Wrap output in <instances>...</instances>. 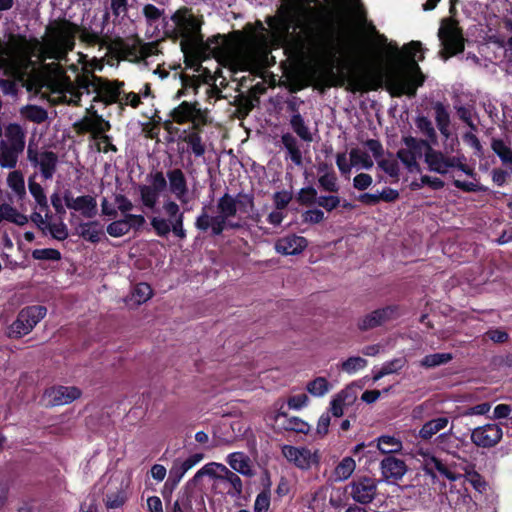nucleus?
<instances>
[{
  "mask_svg": "<svg viewBox=\"0 0 512 512\" xmlns=\"http://www.w3.org/2000/svg\"><path fill=\"white\" fill-rule=\"evenodd\" d=\"M266 22L269 29L259 22V30L247 25L231 32H379L360 0H338L332 6L319 0H282Z\"/></svg>",
  "mask_w": 512,
  "mask_h": 512,
  "instance_id": "1",
  "label": "nucleus"
},
{
  "mask_svg": "<svg viewBox=\"0 0 512 512\" xmlns=\"http://www.w3.org/2000/svg\"><path fill=\"white\" fill-rule=\"evenodd\" d=\"M290 53L301 59L313 62V74L333 73L339 56L346 43L342 34H276ZM354 43L356 59L372 72L382 73L399 58L396 45L388 43L384 34H361Z\"/></svg>",
  "mask_w": 512,
  "mask_h": 512,
  "instance_id": "2",
  "label": "nucleus"
},
{
  "mask_svg": "<svg viewBox=\"0 0 512 512\" xmlns=\"http://www.w3.org/2000/svg\"><path fill=\"white\" fill-rule=\"evenodd\" d=\"M71 34H44L42 40H27L22 34H5L0 41V69H16L25 66L33 56L40 61L66 60L74 47Z\"/></svg>",
  "mask_w": 512,
  "mask_h": 512,
  "instance_id": "3",
  "label": "nucleus"
},
{
  "mask_svg": "<svg viewBox=\"0 0 512 512\" xmlns=\"http://www.w3.org/2000/svg\"><path fill=\"white\" fill-rule=\"evenodd\" d=\"M123 85V82H111L93 74L82 76L77 84L63 73L57 74L50 81L52 93L58 94L62 102L74 105L79 104L84 93L94 94L93 102L99 101L105 104L118 102Z\"/></svg>",
  "mask_w": 512,
  "mask_h": 512,
  "instance_id": "4",
  "label": "nucleus"
},
{
  "mask_svg": "<svg viewBox=\"0 0 512 512\" xmlns=\"http://www.w3.org/2000/svg\"><path fill=\"white\" fill-rule=\"evenodd\" d=\"M193 39V54L199 59L204 60L209 56L234 54L239 46L244 43L240 38L243 34H213L206 41L203 34H190Z\"/></svg>",
  "mask_w": 512,
  "mask_h": 512,
  "instance_id": "5",
  "label": "nucleus"
},
{
  "mask_svg": "<svg viewBox=\"0 0 512 512\" xmlns=\"http://www.w3.org/2000/svg\"><path fill=\"white\" fill-rule=\"evenodd\" d=\"M26 129L19 123L4 125L0 136V167L15 169L26 146Z\"/></svg>",
  "mask_w": 512,
  "mask_h": 512,
  "instance_id": "6",
  "label": "nucleus"
},
{
  "mask_svg": "<svg viewBox=\"0 0 512 512\" xmlns=\"http://www.w3.org/2000/svg\"><path fill=\"white\" fill-rule=\"evenodd\" d=\"M217 212L215 216H211L208 213L206 207H202L200 213L195 219V228L201 232H207L210 230L212 236H219L224 231V224L226 220L236 216L237 207L234 201V196L225 193L217 201Z\"/></svg>",
  "mask_w": 512,
  "mask_h": 512,
  "instance_id": "7",
  "label": "nucleus"
},
{
  "mask_svg": "<svg viewBox=\"0 0 512 512\" xmlns=\"http://www.w3.org/2000/svg\"><path fill=\"white\" fill-rule=\"evenodd\" d=\"M163 215L153 216L150 219V224L159 237L166 238L172 233L178 239H185L187 237L186 229L184 228V211L181 210L180 205L168 199L162 205Z\"/></svg>",
  "mask_w": 512,
  "mask_h": 512,
  "instance_id": "8",
  "label": "nucleus"
},
{
  "mask_svg": "<svg viewBox=\"0 0 512 512\" xmlns=\"http://www.w3.org/2000/svg\"><path fill=\"white\" fill-rule=\"evenodd\" d=\"M449 147L446 145L444 151L429 147L425 153L424 162L430 172L440 175H447L456 170V166L461 163V152L455 150L454 146H458V139L449 140Z\"/></svg>",
  "mask_w": 512,
  "mask_h": 512,
  "instance_id": "9",
  "label": "nucleus"
},
{
  "mask_svg": "<svg viewBox=\"0 0 512 512\" xmlns=\"http://www.w3.org/2000/svg\"><path fill=\"white\" fill-rule=\"evenodd\" d=\"M106 38L110 40L109 50L115 54L116 57L137 62L143 60L155 52V45L153 43H144L137 36L138 34H133L131 37L127 39H122L120 37H115L114 39H110L108 34H105Z\"/></svg>",
  "mask_w": 512,
  "mask_h": 512,
  "instance_id": "10",
  "label": "nucleus"
},
{
  "mask_svg": "<svg viewBox=\"0 0 512 512\" xmlns=\"http://www.w3.org/2000/svg\"><path fill=\"white\" fill-rule=\"evenodd\" d=\"M407 54L411 58L410 66L412 75H402L395 80L394 87L397 95H407L414 97L416 90L424 82V75L420 72V68L415 60L417 53L421 51L420 42L412 41L407 47Z\"/></svg>",
  "mask_w": 512,
  "mask_h": 512,
  "instance_id": "11",
  "label": "nucleus"
},
{
  "mask_svg": "<svg viewBox=\"0 0 512 512\" xmlns=\"http://www.w3.org/2000/svg\"><path fill=\"white\" fill-rule=\"evenodd\" d=\"M379 482L380 480L371 476H356L347 484L345 492L355 503L368 505L377 496Z\"/></svg>",
  "mask_w": 512,
  "mask_h": 512,
  "instance_id": "12",
  "label": "nucleus"
},
{
  "mask_svg": "<svg viewBox=\"0 0 512 512\" xmlns=\"http://www.w3.org/2000/svg\"><path fill=\"white\" fill-rule=\"evenodd\" d=\"M47 313L44 306H28L17 315L16 320L9 327V336L20 338L29 334Z\"/></svg>",
  "mask_w": 512,
  "mask_h": 512,
  "instance_id": "13",
  "label": "nucleus"
},
{
  "mask_svg": "<svg viewBox=\"0 0 512 512\" xmlns=\"http://www.w3.org/2000/svg\"><path fill=\"white\" fill-rule=\"evenodd\" d=\"M27 159L34 168H37L45 180H51L57 171L58 155L49 150L38 151L31 146L27 149Z\"/></svg>",
  "mask_w": 512,
  "mask_h": 512,
  "instance_id": "14",
  "label": "nucleus"
},
{
  "mask_svg": "<svg viewBox=\"0 0 512 512\" xmlns=\"http://www.w3.org/2000/svg\"><path fill=\"white\" fill-rule=\"evenodd\" d=\"M400 316L399 306L389 305L382 308L373 310L364 316L360 317L357 321V328L360 331H369L380 327L390 321L397 319Z\"/></svg>",
  "mask_w": 512,
  "mask_h": 512,
  "instance_id": "15",
  "label": "nucleus"
},
{
  "mask_svg": "<svg viewBox=\"0 0 512 512\" xmlns=\"http://www.w3.org/2000/svg\"><path fill=\"white\" fill-rule=\"evenodd\" d=\"M491 8L486 16V26L488 32H512V3L507 0H501Z\"/></svg>",
  "mask_w": 512,
  "mask_h": 512,
  "instance_id": "16",
  "label": "nucleus"
},
{
  "mask_svg": "<svg viewBox=\"0 0 512 512\" xmlns=\"http://www.w3.org/2000/svg\"><path fill=\"white\" fill-rule=\"evenodd\" d=\"M503 437V429L499 424L487 423L471 431V442L480 448L495 447Z\"/></svg>",
  "mask_w": 512,
  "mask_h": 512,
  "instance_id": "17",
  "label": "nucleus"
},
{
  "mask_svg": "<svg viewBox=\"0 0 512 512\" xmlns=\"http://www.w3.org/2000/svg\"><path fill=\"white\" fill-rule=\"evenodd\" d=\"M281 451L288 462L302 470H308L313 464L318 462L316 453H312L311 450L306 447L283 445Z\"/></svg>",
  "mask_w": 512,
  "mask_h": 512,
  "instance_id": "18",
  "label": "nucleus"
},
{
  "mask_svg": "<svg viewBox=\"0 0 512 512\" xmlns=\"http://www.w3.org/2000/svg\"><path fill=\"white\" fill-rule=\"evenodd\" d=\"M172 119L178 123H193V129H198L200 125L205 124L206 117L197 107V103L183 101L180 105L171 111Z\"/></svg>",
  "mask_w": 512,
  "mask_h": 512,
  "instance_id": "19",
  "label": "nucleus"
},
{
  "mask_svg": "<svg viewBox=\"0 0 512 512\" xmlns=\"http://www.w3.org/2000/svg\"><path fill=\"white\" fill-rule=\"evenodd\" d=\"M171 20L176 28L163 30V32H201L202 22L193 14L190 8H180L171 16Z\"/></svg>",
  "mask_w": 512,
  "mask_h": 512,
  "instance_id": "20",
  "label": "nucleus"
},
{
  "mask_svg": "<svg viewBox=\"0 0 512 512\" xmlns=\"http://www.w3.org/2000/svg\"><path fill=\"white\" fill-rule=\"evenodd\" d=\"M168 179L169 191L181 204H187L190 201L187 179L183 171L179 168L168 170L166 173Z\"/></svg>",
  "mask_w": 512,
  "mask_h": 512,
  "instance_id": "21",
  "label": "nucleus"
},
{
  "mask_svg": "<svg viewBox=\"0 0 512 512\" xmlns=\"http://www.w3.org/2000/svg\"><path fill=\"white\" fill-rule=\"evenodd\" d=\"M379 468L382 477L387 482L401 480L408 470L404 460L392 455L386 456L382 459Z\"/></svg>",
  "mask_w": 512,
  "mask_h": 512,
  "instance_id": "22",
  "label": "nucleus"
},
{
  "mask_svg": "<svg viewBox=\"0 0 512 512\" xmlns=\"http://www.w3.org/2000/svg\"><path fill=\"white\" fill-rule=\"evenodd\" d=\"M45 396L49 405L61 406L78 399L81 396V391L74 386H58L47 390Z\"/></svg>",
  "mask_w": 512,
  "mask_h": 512,
  "instance_id": "23",
  "label": "nucleus"
},
{
  "mask_svg": "<svg viewBox=\"0 0 512 512\" xmlns=\"http://www.w3.org/2000/svg\"><path fill=\"white\" fill-rule=\"evenodd\" d=\"M65 204L69 209L81 212L85 217L91 218L96 214V200L89 195L72 197L69 192L64 195Z\"/></svg>",
  "mask_w": 512,
  "mask_h": 512,
  "instance_id": "24",
  "label": "nucleus"
},
{
  "mask_svg": "<svg viewBox=\"0 0 512 512\" xmlns=\"http://www.w3.org/2000/svg\"><path fill=\"white\" fill-rule=\"evenodd\" d=\"M308 245L306 238L297 235H288L278 239L275 243V250L282 255H297Z\"/></svg>",
  "mask_w": 512,
  "mask_h": 512,
  "instance_id": "25",
  "label": "nucleus"
},
{
  "mask_svg": "<svg viewBox=\"0 0 512 512\" xmlns=\"http://www.w3.org/2000/svg\"><path fill=\"white\" fill-rule=\"evenodd\" d=\"M442 49L440 50L441 57L446 60L449 57L460 53L464 49L463 34H437Z\"/></svg>",
  "mask_w": 512,
  "mask_h": 512,
  "instance_id": "26",
  "label": "nucleus"
},
{
  "mask_svg": "<svg viewBox=\"0 0 512 512\" xmlns=\"http://www.w3.org/2000/svg\"><path fill=\"white\" fill-rule=\"evenodd\" d=\"M275 421L285 431L307 434L310 430V425L307 422L296 416H288L287 413L282 411L276 414Z\"/></svg>",
  "mask_w": 512,
  "mask_h": 512,
  "instance_id": "27",
  "label": "nucleus"
},
{
  "mask_svg": "<svg viewBox=\"0 0 512 512\" xmlns=\"http://www.w3.org/2000/svg\"><path fill=\"white\" fill-rule=\"evenodd\" d=\"M203 459V455L196 453L185 460H175L170 469V478L175 484L179 483L185 473Z\"/></svg>",
  "mask_w": 512,
  "mask_h": 512,
  "instance_id": "28",
  "label": "nucleus"
},
{
  "mask_svg": "<svg viewBox=\"0 0 512 512\" xmlns=\"http://www.w3.org/2000/svg\"><path fill=\"white\" fill-rule=\"evenodd\" d=\"M449 423V418L445 416L433 418L422 425L418 437L423 441H430L437 433L446 429Z\"/></svg>",
  "mask_w": 512,
  "mask_h": 512,
  "instance_id": "29",
  "label": "nucleus"
},
{
  "mask_svg": "<svg viewBox=\"0 0 512 512\" xmlns=\"http://www.w3.org/2000/svg\"><path fill=\"white\" fill-rule=\"evenodd\" d=\"M433 109L435 111V122L437 125L440 134L445 138L446 141L451 140V131H450V114L445 105L441 102H436L433 104Z\"/></svg>",
  "mask_w": 512,
  "mask_h": 512,
  "instance_id": "30",
  "label": "nucleus"
},
{
  "mask_svg": "<svg viewBox=\"0 0 512 512\" xmlns=\"http://www.w3.org/2000/svg\"><path fill=\"white\" fill-rule=\"evenodd\" d=\"M28 189L29 193L35 201V208H38L40 211L46 212V216H48V199L44 188L41 186L40 183L35 181V176H30L28 178Z\"/></svg>",
  "mask_w": 512,
  "mask_h": 512,
  "instance_id": "31",
  "label": "nucleus"
},
{
  "mask_svg": "<svg viewBox=\"0 0 512 512\" xmlns=\"http://www.w3.org/2000/svg\"><path fill=\"white\" fill-rule=\"evenodd\" d=\"M143 14L146 18L147 24L150 27H154L153 32H160V25L163 26L164 30H167V21L166 17L164 16V10L159 9L153 4H146L143 7Z\"/></svg>",
  "mask_w": 512,
  "mask_h": 512,
  "instance_id": "32",
  "label": "nucleus"
},
{
  "mask_svg": "<svg viewBox=\"0 0 512 512\" xmlns=\"http://www.w3.org/2000/svg\"><path fill=\"white\" fill-rule=\"evenodd\" d=\"M223 473V478L219 482L226 485L227 495L233 498H239L243 491L241 478L234 471L228 469L227 467Z\"/></svg>",
  "mask_w": 512,
  "mask_h": 512,
  "instance_id": "33",
  "label": "nucleus"
},
{
  "mask_svg": "<svg viewBox=\"0 0 512 512\" xmlns=\"http://www.w3.org/2000/svg\"><path fill=\"white\" fill-rule=\"evenodd\" d=\"M281 142L284 145L288 157L296 166H301L303 164L302 160V152L300 150V145L295 136L291 133H284L281 136Z\"/></svg>",
  "mask_w": 512,
  "mask_h": 512,
  "instance_id": "34",
  "label": "nucleus"
},
{
  "mask_svg": "<svg viewBox=\"0 0 512 512\" xmlns=\"http://www.w3.org/2000/svg\"><path fill=\"white\" fill-rule=\"evenodd\" d=\"M227 463L232 470L244 475L252 476L253 471L250 466L249 458L242 452H233L227 456Z\"/></svg>",
  "mask_w": 512,
  "mask_h": 512,
  "instance_id": "35",
  "label": "nucleus"
},
{
  "mask_svg": "<svg viewBox=\"0 0 512 512\" xmlns=\"http://www.w3.org/2000/svg\"><path fill=\"white\" fill-rule=\"evenodd\" d=\"M415 126L417 128V131L425 137L424 140H427L432 145H435L438 143V136L436 129L432 123V121L424 116L419 115L414 120Z\"/></svg>",
  "mask_w": 512,
  "mask_h": 512,
  "instance_id": "36",
  "label": "nucleus"
},
{
  "mask_svg": "<svg viewBox=\"0 0 512 512\" xmlns=\"http://www.w3.org/2000/svg\"><path fill=\"white\" fill-rule=\"evenodd\" d=\"M78 235L91 243H98L104 235L102 226L97 221L81 223L78 227Z\"/></svg>",
  "mask_w": 512,
  "mask_h": 512,
  "instance_id": "37",
  "label": "nucleus"
},
{
  "mask_svg": "<svg viewBox=\"0 0 512 512\" xmlns=\"http://www.w3.org/2000/svg\"><path fill=\"white\" fill-rule=\"evenodd\" d=\"M7 185L12 190L14 195L22 200L26 197V188L24 175L19 170L11 171L7 176Z\"/></svg>",
  "mask_w": 512,
  "mask_h": 512,
  "instance_id": "38",
  "label": "nucleus"
},
{
  "mask_svg": "<svg viewBox=\"0 0 512 512\" xmlns=\"http://www.w3.org/2000/svg\"><path fill=\"white\" fill-rule=\"evenodd\" d=\"M377 448L383 454L399 453L403 449L402 441L390 435H382L377 438Z\"/></svg>",
  "mask_w": 512,
  "mask_h": 512,
  "instance_id": "39",
  "label": "nucleus"
},
{
  "mask_svg": "<svg viewBox=\"0 0 512 512\" xmlns=\"http://www.w3.org/2000/svg\"><path fill=\"white\" fill-rule=\"evenodd\" d=\"M290 126L301 140L308 143L312 142V133L302 115H291Z\"/></svg>",
  "mask_w": 512,
  "mask_h": 512,
  "instance_id": "40",
  "label": "nucleus"
},
{
  "mask_svg": "<svg viewBox=\"0 0 512 512\" xmlns=\"http://www.w3.org/2000/svg\"><path fill=\"white\" fill-rule=\"evenodd\" d=\"M404 145L411 150L412 154L416 157H421L422 155L425 157V153L427 152L429 147H433L432 144L427 142L424 139H418L413 136H405L402 138Z\"/></svg>",
  "mask_w": 512,
  "mask_h": 512,
  "instance_id": "41",
  "label": "nucleus"
},
{
  "mask_svg": "<svg viewBox=\"0 0 512 512\" xmlns=\"http://www.w3.org/2000/svg\"><path fill=\"white\" fill-rule=\"evenodd\" d=\"M356 462L352 457H344L334 470L335 481L347 480L355 471Z\"/></svg>",
  "mask_w": 512,
  "mask_h": 512,
  "instance_id": "42",
  "label": "nucleus"
},
{
  "mask_svg": "<svg viewBox=\"0 0 512 512\" xmlns=\"http://www.w3.org/2000/svg\"><path fill=\"white\" fill-rule=\"evenodd\" d=\"M115 491H109L106 494L105 498V506L108 509H117L124 505L127 500L125 489L123 488V483H120V486H115Z\"/></svg>",
  "mask_w": 512,
  "mask_h": 512,
  "instance_id": "43",
  "label": "nucleus"
},
{
  "mask_svg": "<svg viewBox=\"0 0 512 512\" xmlns=\"http://www.w3.org/2000/svg\"><path fill=\"white\" fill-rule=\"evenodd\" d=\"M138 191L143 206L147 209L153 210L159 201L161 193H159L149 185H139Z\"/></svg>",
  "mask_w": 512,
  "mask_h": 512,
  "instance_id": "44",
  "label": "nucleus"
},
{
  "mask_svg": "<svg viewBox=\"0 0 512 512\" xmlns=\"http://www.w3.org/2000/svg\"><path fill=\"white\" fill-rule=\"evenodd\" d=\"M184 142L188 144L192 153L196 157H202L206 152L205 144L203 143L202 137L197 129H193V131L189 132L184 137Z\"/></svg>",
  "mask_w": 512,
  "mask_h": 512,
  "instance_id": "45",
  "label": "nucleus"
},
{
  "mask_svg": "<svg viewBox=\"0 0 512 512\" xmlns=\"http://www.w3.org/2000/svg\"><path fill=\"white\" fill-rule=\"evenodd\" d=\"M86 111L87 114L94 115L93 137L99 138L100 136L105 135L104 133L111 128L109 121L104 120L103 117L98 114L94 105H90Z\"/></svg>",
  "mask_w": 512,
  "mask_h": 512,
  "instance_id": "46",
  "label": "nucleus"
},
{
  "mask_svg": "<svg viewBox=\"0 0 512 512\" xmlns=\"http://www.w3.org/2000/svg\"><path fill=\"white\" fill-rule=\"evenodd\" d=\"M420 455H423L427 458L429 463L431 464L433 470L438 471L443 477L448 479L449 481H457L460 477V475H457L450 471L438 458L435 456L429 455L427 453H424L422 451L419 452Z\"/></svg>",
  "mask_w": 512,
  "mask_h": 512,
  "instance_id": "47",
  "label": "nucleus"
},
{
  "mask_svg": "<svg viewBox=\"0 0 512 512\" xmlns=\"http://www.w3.org/2000/svg\"><path fill=\"white\" fill-rule=\"evenodd\" d=\"M331 386L325 377H317L310 381L306 389L314 397H323L330 390Z\"/></svg>",
  "mask_w": 512,
  "mask_h": 512,
  "instance_id": "48",
  "label": "nucleus"
},
{
  "mask_svg": "<svg viewBox=\"0 0 512 512\" xmlns=\"http://www.w3.org/2000/svg\"><path fill=\"white\" fill-rule=\"evenodd\" d=\"M453 359L451 353H435L426 355L420 362L424 368H434L450 362Z\"/></svg>",
  "mask_w": 512,
  "mask_h": 512,
  "instance_id": "49",
  "label": "nucleus"
},
{
  "mask_svg": "<svg viewBox=\"0 0 512 512\" xmlns=\"http://www.w3.org/2000/svg\"><path fill=\"white\" fill-rule=\"evenodd\" d=\"M349 156L353 167H361L363 169H370L373 167V160L369 154L361 151L360 149H352Z\"/></svg>",
  "mask_w": 512,
  "mask_h": 512,
  "instance_id": "50",
  "label": "nucleus"
},
{
  "mask_svg": "<svg viewBox=\"0 0 512 512\" xmlns=\"http://www.w3.org/2000/svg\"><path fill=\"white\" fill-rule=\"evenodd\" d=\"M3 220L12 222L18 226H24L28 223V217L9 204H3Z\"/></svg>",
  "mask_w": 512,
  "mask_h": 512,
  "instance_id": "51",
  "label": "nucleus"
},
{
  "mask_svg": "<svg viewBox=\"0 0 512 512\" xmlns=\"http://www.w3.org/2000/svg\"><path fill=\"white\" fill-rule=\"evenodd\" d=\"M397 158L405 165L409 172H419L420 166L416 157L409 148H401L397 152Z\"/></svg>",
  "mask_w": 512,
  "mask_h": 512,
  "instance_id": "52",
  "label": "nucleus"
},
{
  "mask_svg": "<svg viewBox=\"0 0 512 512\" xmlns=\"http://www.w3.org/2000/svg\"><path fill=\"white\" fill-rule=\"evenodd\" d=\"M22 114L30 121L34 123H42L47 117V111L40 106L28 105L22 110Z\"/></svg>",
  "mask_w": 512,
  "mask_h": 512,
  "instance_id": "53",
  "label": "nucleus"
},
{
  "mask_svg": "<svg viewBox=\"0 0 512 512\" xmlns=\"http://www.w3.org/2000/svg\"><path fill=\"white\" fill-rule=\"evenodd\" d=\"M368 362L366 359L359 356H352L341 363V369L348 373L354 374L359 370L364 369Z\"/></svg>",
  "mask_w": 512,
  "mask_h": 512,
  "instance_id": "54",
  "label": "nucleus"
},
{
  "mask_svg": "<svg viewBox=\"0 0 512 512\" xmlns=\"http://www.w3.org/2000/svg\"><path fill=\"white\" fill-rule=\"evenodd\" d=\"M153 291L149 284L139 283L132 292V299L136 304H142L152 297Z\"/></svg>",
  "mask_w": 512,
  "mask_h": 512,
  "instance_id": "55",
  "label": "nucleus"
},
{
  "mask_svg": "<svg viewBox=\"0 0 512 512\" xmlns=\"http://www.w3.org/2000/svg\"><path fill=\"white\" fill-rule=\"evenodd\" d=\"M491 148L503 163L512 164V150L502 140L493 139Z\"/></svg>",
  "mask_w": 512,
  "mask_h": 512,
  "instance_id": "56",
  "label": "nucleus"
},
{
  "mask_svg": "<svg viewBox=\"0 0 512 512\" xmlns=\"http://www.w3.org/2000/svg\"><path fill=\"white\" fill-rule=\"evenodd\" d=\"M319 186L327 192L337 193L340 189L338 178L335 172L326 175H320L318 178Z\"/></svg>",
  "mask_w": 512,
  "mask_h": 512,
  "instance_id": "57",
  "label": "nucleus"
},
{
  "mask_svg": "<svg viewBox=\"0 0 512 512\" xmlns=\"http://www.w3.org/2000/svg\"><path fill=\"white\" fill-rule=\"evenodd\" d=\"M465 480L470 483L478 492H483L486 489V482L483 477L476 472L473 468H465Z\"/></svg>",
  "mask_w": 512,
  "mask_h": 512,
  "instance_id": "58",
  "label": "nucleus"
},
{
  "mask_svg": "<svg viewBox=\"0 0 512 512\" xmlns=\"http://www.w3.org/2000/svg\"><path fill=\"white\" fill-rule=\"evenodd\" d=\"M237 211L242 213H249L254 209V197L251 194L239 193L234 196Z\"/></svg>",
  "mask_w": 512,
  "mask_h": 512,
  "instance_id": "59",
  "label": "nucleus"
},
{
  "mask_svg": "<svg viewBox=\"0 0 512 512\" xmlns=\"http://www.w3.org/2000/svg\"><path fill=\"white\" fill-rule=\"evenodd\" d=\"M317 190L314 187H305L300 189L297 195V201L301 205H312L317 203Z\"/></svg>",
  "mask_w": 512,
  "mask_h": 512,
  "instance_id": "60",
  "label": "nucleus"
},
{
  "mask_svg": "<svg viewBox=\"0 0 512 512\" xmlns=\"http://www.w3.org/2000/svg\"><path fill=\"white\" fill-rule=\"evenodd\" d=\"M107 233L112 237H122L129 233V226L124 218L116 220L108 224Z\"/></svg>",
  "mask_w": 512,
  "mask_h": 512,
  "instance_id": "61",
  "label": "nucleus"
},
{
  "mask_svg": "<svg viewBox=\"0 0 512 512\" xmlns=\"http://www.w3.org/2000/svg\"><path fill=\"white\" fill-rule=\"evenodd\" d=\"M204 475L209 476L218 482L223 478L226 466L221 463L211 462L202 467Z\"/></svg>",
  "mask_w": 512,
  "mask_h": 512,
  "instance_id": "62",
  "label": "nucleus"
},
{
  "mask_svg": "<svg viewBox=\"0 0 512 512\" xmlns=\"http://www.w3.org/2000/svg\"><path fill=\"white\" fill-rule=\"evenodd\" d=\"M148 180L150 182L149 186L159 193L163 192L168 185V179L161 171L149 174Z\"/></svg>",
  "mask_w": 512,
  "mask_h": 512,
  "instance_id": "63",
  "label": "nucleus"
},
{
  "mask_svg": "<svg viewBox=\"0 0 512 512\" xmlns=\"http://www.w3.org/2000/svg\"><path fill=\"white\" fill-rule=\"evenodd\" d=\"M32 257L37 260L58 261L61 259V253L53 248L35 249L32 252Z\"/></svg>",
  "mask_w": 512,
  "mask_h": 512,
  "instance_id": "64",
  "label": "nucleus"
}]
</instances>
